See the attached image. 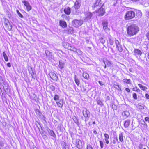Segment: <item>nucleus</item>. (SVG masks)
<instances>
[{"label": "nucleus", "mask_w": 149, "mask_h": 149, "mask_svg": "<svg viewBox=\"0 0 149 149\" xmlns=\"http://www.w3.org/2000/svg\"><path fill=\"white\" fill-rule=\"evenodd\" d=\"M126 31L128 36L136 35L139 30V27L135 24H131L126 27Z\"/></svg>", "instance_id": "1"}, {"label": "nucleus", "mask_w": 149, "mask_h": 149, "mask_svg": "<svg viewBox=\"0 0 149 149\" xmlns=\"http://www.w3.org/2000/svg\"><path fill=\"white\" fill-rule=\"evenodd\" d=\"M135 17V13L132 10L127 11L124 16V19L126 20H132Z\"/></svg>", "instance_id": "2"}, {"label": "nucleus", "mask_w": 149, "mask_h": 149, "mask_svg": "<svg viewBox=\"0 0 149 149\" xmlns=\"http://www.w3.org/2000/svg\"><path fill=\"white\" fill-rule=\"evenodd\" d=\"M104 141L101 140L99 141L100 144L101 149L103 148L104 147V141L107 145L109 143V136L108 134L105 133L104 134Z\"/></svg>", "instance_id": "3"}, {"label": "nucleus", "mask_w": 149, "mask_h": 149, "mask_svg": "<svg viewBox=\"0 0 149 149\" xmlns=\"http://www.w3.org/2000/svg\"><path fill=\"white\" fill-rule=\"evenodd\" d=\"M4 24L6 29L8 31H10L12 28V26L11 25L9 20L6 18H4Z\"/></svg>", "instance_id": "4"}, {"label": "nucleus", "mask_w": 149, "mask_h": 149, "mask_svg": "<svg viewBox=\"0 0 149 149\" xmlns=\"http://www.w3.org/2000/svg\"><path fill=\"white\" fill-rule=\"evenodd\" d=\"M103 5L95 12V13H98V16H103L105 13V10L103 7Z\"/></svg>", "instance_id": "5"}, {"label": "nucleus", "mask_w": 149, "mask_h": 149, "mask_svg": "<svg viewBox=\"0 0 149 149\" xmlns=\"http://www.w3.org/2000/svg\"><path fill=\"white\" fill-rule=\"evenodd\" d=\"M72 23L75 27H78L83 24V22L81 20L75 19L72 21Z\"/></svg>", "instance_id": "6"}, {"label": "nucleus", "mask_w": 149, "mask_h": 149, "mask_svg": "<svg viewBox=\"0 0 149 149\" xmlns=\"http://www.w3.org/2000/svg\"><path fill=\"white\" fill-rule=\"evenodd\" d=\"M22 2L26 7V10L27 11H29L32 9V6L28 1L23 0L22 1Z\"/></svg>", "instance_id": "7"}, {"label": "nucleus", "mask_w": 149, "mask_h": 149, "mask_svg": "<svg viewBox=\"0 0 149 149\" xmlns=\"http://www.w3.org/2000/svg\"><path fill=\"white\" fill-rule=\"evenodd\" d=\"M75 145L76 147L79 149H81L83 148V144L82 142L79 139L76 140Z\"/></svg>", "instance_id": "8"}, {"label": "nucleus", "mask_w": 149, "mask_h": 149, "mask_svg": "<svg viewBox=\"0 0 149 149\" xmlns=\"http://www.w3.org/2000/svg\"><path fill=\"white\" fill-rule=\"evenodd\" d=\"M115 43L116 47L118 50L119 52H122L123 50V47L122 45L120 43L118 40H115Z\"/></svg>", "instance_id": "9"}, {"label": "nucleus", "mask_w": 149, "mask_h": 149, "mask_svg": "<svg viewBox=\"0 0 149 149\" xmlns=\"http://www.w3.org/2000/svg\"><path fill=\"white\" fill-rule=\"evenodd\" d=\"M81 6V2L78 1H76L74 3V4L73 6L74 7L76 11H77L79 8Z\"/></svg>", "instance_id": "10"}, {"label": "nucleus", "mask_w": 149, "mask_h": 149, "mask_svg": "<svg viewBox=\"0 0 149 149\" xmlns=\"http://www.w3.org/2000/svg\"><path fill=\"white\" fill-rule=\"evenodd\" d=\"M59 25L63 29L66 28L67 26L66 22L64 20H61L59 21Z\"/></svg>", "instance_id": "11"}, {"label": "nucleus", "mask_w": 149, "mask_h": 149, "mask_svg": "<svg viewBox=\"0 0 149 149\" xmlns=\"http://www.w3.org/2000/svg\"><path fill=\"white\" fill-rule=\"evenodd\" d=\"M102 24L103 26V29L104 30L110 29L108 27V22L107 21H103Z\"/></svg>", "instance_id": "12"}, {"label": "nucleus", "mask_w": 149, "mask_h": 149, "mask_svg": "<svg viewBox=\"0 0 149 149\" xmlns=\"http://www.w3.org/2000/svg\"><path fill=\"white\" fill-rule=\"evenodd\" d=\"M142 15V14L141 11L140 10H137L135 13V17L137 19H139L141 17Z\"/></svg>", "instance_id": "13"}, {"label": "nucleus", "mask_w": 149, "mask_h": 149, "mask_svg": "<svg viewBox=\"0 0 149 149\" xmlns=\"http://www.w3.org/2000/svg\"><path fill=\"white\" fill-rule=\"evenodd\" d=\"M101 0H95L93 3V6L92 7L93 9H94L95 8L97 7L100 4H101Z\"/></svg>", "instance_id": "14"}, {"label": "nucleus", "mask_w": 149, "mask_h": 149, "mask_svg": "<svg viewBox=\"0 0 149 149\" xmlns=\"http://www.w3.org/2000/svg\"><path fill=\"white\" fill-rule=\"evenodd\" d=\"M56 103L57 106L59 107L62 108L63 105V99H60L58 101H57Z\"/></svg>", "instance_id": "15"}, {"label": "nucleus", "mask_w": 149, "mask_h": 149, "mask_svg": "<svg viewBox=\"0 0 149 149\" xmlns=\"http://www.w3.org/2000/svg\"><path fill=\"white\" fill-rule=\"evenodd\" d=\"M64 11L66 14L67 15H69L71 13V8L69 7H66L64 9Z\"/></svg>", "instance_id": "16"}, {"label": "nucleus", "mask_w": 149, "mask_h": 149, "mask_svg": "<svg viewBox=\"0 0 149 149\" xmlns=\"http://www.w3.org/2000/svg\"><path fill=\"white\" fill-rule=\"evenodd\" d=\"M134 52V55L136 56H141L142 54V52L139 49H135Z\"/></svg>", "instance_id": "17"}, {"label": "nucleus", "mask_w": 149, "mask_h": 149, "mask_svg": "<svg viewBox=\"0 0 149 149\" xmlns=\"http://www.w3.org/2000/svg\"><path fill=\"white\" fill-rule=\"evenodd\" d=\"M65 32L68 34H69L73 33V29L72 27H69V28H67V29L64 30Z\"/></svg>", "instance_id": "18"}, {"label": "nucleus", "mask_w": 149, "mask_h": 149, "mask_svg": "<svg viewBox=\"0 0 149 149\" xmlns=\"http://www.w3.org/2000/svg\"><path fill=\"white\" fill-rule=\"evenodd\" d=\"M51 78L53 80L56 79L57 78L56 74L53 72H51L50 74Z\"/></svg>", "instance_id": "19"}, {"label": "nucleus", "mask_w": 149, "mask_h": 149, "mask_svg": "<svg viewBox=\"0 0 149 149\" xmlns=\"http://www.w3.org/2000/svg\"><path fill=\"white\" fill-rule=\"evenodd\" d=\"M130 121L129 120H127L124 122V125L125 128L127 127L130 125Z\"/></svg>", "instance_id": "20"}, {"label": "nucleus", "mask_w": 149, "mask_h": 149, "mask_svg": "<svg viewBox=\"0 0 149 149\" xmlns=\"http://www.w3.org/2000/svg\"><path fill=\"white\" fill-rule=\"evenodd\" d=\"M138 85L139 88L142 90L144 91H146L147 89V87L143 86L142 84H138Z\"/></svg>", "instance_id": "21"}, {"label": "nucleus", "mask_w": 149, "mask_h": 149, "mask_svg": "<svg viewBox=\"0 0 149 149\" xmlns=\"http://www.w3.org/2000/svg\"><path fill=\"white\" fill-rule=\"evenodd\" d=\"M119 139L120 141L121 142H123L124 141L123 135V133L119 134Z\"/></svg>", "instance_id": "22"}, {"label": "nucleus", "mask_w": 149, "mask_h": 149, "mask_svg": "<svg viewBox=\"0 0 149 149\" xmlns=\"http://www.w3.org/2000/svg\"><path fill=\"white\" fill-rule=\"evenodd\" d=\"M82 76L84 78L86 79H88L89 78V75L86 72H84L83 73Z\"/></svg>", "instance_id": "23"}, {"label": "nucleus", "mask_w": 149, "mask_h": 149, "mask_svg": "<svg viewBox=\"0 0 149 149\" xmlns=\"http://www.w3.org/2000/svg\"><path fill=\"white\" fill-rule=\"evenodd\" d=\"M123 81L127 84H131V80L130 79H124L123 80Z\"/></svg>", "instance_id": "24"}, {"label": "nucleus", "mask_w": 149, "mask_h": 149, "mask_svg": "<svg viewBox=\"0 0 149 149\" xmlns=\"http://www.w3.org/2000/svg\"><path fill=\"white\" fill-rule=\"evenodd\" d=\"M3 55L5 60L6 61H8V57L6 55L5 52H3Z\"/></svg>", "instance_id": "25"}, {"label": "nucleus", "mask_w": 149, "mask_h": 149, "mask_svg": "<svg viewBox=\"0 0 149 149\" xmlns=\"http://www.w3.org/2000/svg\"><path fill=\"white\" fill-rule=\"evenodd\" d=\"M74 81L77 86H79L80 84V81L76 77V75H75Z\"/></svg>", "instance_id": "26"}, {"label": "nucleus", "mask_w": 149, "mask_h": 149, "mask_svg": "<svg viewBox=\"0 0 149 149\" xmlns=\"http://www.w3.org/2000/svg\"><path fill=\"white\" fill-rule=\"evenodd\" d=\"M49 134L52 136L53 137H54L56 138V135L55 134L54 132L53 131L50 130V131L49 132Z\"/></svg>", "instance_id": "27"}, {"label": "nucleus", "mask_w": 149, "mask_h": 149, "mask_svg": "<svg viewBox=\"0 0 149 149\" xmlns=\"http://www.w3.org/2000/svg\"><path fill=\"white\" fill-rule=\"evenodd\" d=\"M70 44L68 42H64L63 43V47L66 49H68L67 48H68Z\"/></svg>", "instance_id": "28"}, {"label": "nucleus", "mask_w": 149, "mask_h": 149, "mask_svg": "<svg viewBox=\"0 0 149 149\" xmlns=\"http://www.w3.org/2000/svg\"><path fill=\"white\" fill-rule=\"evenodd\" d=\"M60 99V96L57 95V94H55L54 95V100L55 101H57L58 100H59Z\"/></svg>", "instance_id": "29"}, {"label": "nucleus", "mask_w": 149, "mask_h": 149, "mask_svg": "<svg viewBox=\"0 0 149 149\" xmlns=\"http://www.w3.org/2000/svg\"><path fill=\"white\" fill-rule=\"evenodd\" d=\"M67 48L68 49V50L73 51H74L76 49V48L72 46L70 44L69 46V47L68 48Z\"/></svg>", "instance_id": "30"}, {"label": "nucleus", "mask_w": 149, "mask_h": 149, "mask_svg": "<svg viewBox=\"0 0 149 149\" xmlns=\"http://www.w3.org/2000/svg\"><path fill=\"white\" fill-rule=\"evenodd\" d=\"M104 63L105 64H106L108 66H110L112 64L111 62L108 60H107L106 61H104Z\"/></svg>", "instance_id": "31"}, {"label": "nucleus", "mask_w": 149, "mask_h": 149, "mask_svg": "<svg viewBox=\"0 0 149 149\" xmlns=\"http://www.w3.org/2000/svg\"><path fill=\"white\" fill-rule=\"evenodd\" d=\"M99 40H100L102 44H104L105 42V40L104 39L103 37H100L99 39Z\"/></svg>", "instance_id": "32"}, {"label": "nucleus", "mask_w": 149, "mask_h": 149, "mask_svg": "<svg viewBox=\"0 0 149 149\" xmlns=\"http://www.w3.org/2000/svg\"><path fill=\"white\" fill-rule=\"evenodd\" d=\"M73 120L74 122L76 124H78L79 123L78 120L77 118L75 116H74L73 118Z\"/></svg>", "instance_id": "33"}, {"label": "nucleus", "mask_w": 149, "mask_h": 149, "mask_svg": "<svg viewBox=\"0 0 149 149\" xmlns=\"http://www.w3.org/2000/svg\"><path fill=\"white\" fill-rule=\"evenodd\" d=\"M123 116H125L126 117H128L129 115V113L127 111H125L123 112Z\"/></svg>", "instance_id": "34"}, {"label": "nucleus", "mask_w": 149, "mask_h": 149, "mask_svg": "<svg viewBox=\"0 0 149 149\" xmlns=\"http://www.w3.org/2000/svg\"><path fill=\"white\" fill-rule=\"evenodd\" d=\"M16 12L18 14V16L21 18H23V16L19 12V11L17 10H16Z\"/></svg>", "instance_id": "35"}, {"label": "nucleus", "mask_w": 149, "mask_h": 149, "mask_svg": "<svg viewBox=\"0 0 149 149\" xmlns=\"http://www.w3.org/2000/svg\"><path fill=\"white\" fill-rule=\"evenodd\" d=\"M86 148L87 149H94L92 145L90 144L87 145Z\"/></svg>", "instance_id": "36"}, {"label": "nucleus", "mask_w": 149, "mask_h": 149, "mask_svg": "<svg viewBox=\"0 0 149 149\" xmlns=\"http://www.w3.org/2000/svg\"><path fill=\"white\" fill-rule=\"evenodd\" d=\"M118 141V139L117 137L114 138L112 140V143L113 144L116 143V142Z\"/></svg>", "instance_id": "37"}, {"label": "nucleus", "mask_w": 149, "mask_h": 149, "mask_svg": "<svg viewBox=\"0 0 149 149\" xmlns=\"http://www.w3.org/2000/svg\"><path fill=\"white\" fill-rule=\"evenodd\" d=\"M132 97L135 100H137V95L136 93H134L132 94Z\"/></svg>", "instance_id": "38"}, {"label": "nucleus", "mask_w": 149, "mask_h": 149, "mask_svg": "<svg viewBox=\"0 0 149 149\" xmlns=\"http://www.w3.org/2000/svg\"><path fill=\"white\" fill-rule=\"evenodd\" d=\"M109 44L111 45H113V44L114 42L113 40L110 38L109 39Z\"/></svg>", "instance_id": "39"}, {"label": "nucleus", "mask_w": 149, "mask_h": 149, "mask_svg": "<svg viewBox=\"0 0 149 149\" xmlns=\"http://www.w3.org/2000/svg\"><path fill=\"white\" fill-rule=\"evenodd\" d=\"M132 90L134 91L139 92L140 91V89L139 88H137V87H136L135 88H132Z\"/></svg>", "instance_id": "40"}, {"label": "nucleus", "mask_w": 149, "mask_h": 149, "mask_svg": "<svg viewBox=\"0 0 149 149\" xmlns=\"http://www.w3.org/2000/svg\"><path fill=\"white\" fill-rule=\"evenodd\" d=\"M97 104L100 105H102L103 104L102 103V102L101 100H97Z\"/></svg>", "instance_id": "41"}, {"label": "nucleus", "mask_w": 149, "mask_h": 149, "mask_svg": "<svg viewBox=\"0 0 149 149\" xmlns=\"http://www.w3.org/2000/svg\"><path fill=\"white\" fill-rule=\"evenodd\" d=\"M59 68L61 69H62V68H64L63 64L62 63H60L59 65Z\"/></svg>", "instance_id": "42"}, {"label": "nucleus", "mask_w": 149, "mask_h": 149, "mask_svg": "<svg viewBox=\"0 0 149 149\" xmlns=\"http://www.w3.org/2000/svg\"><path fill=\"white\" fill-rule=\"evenodd\" d=\"M50 88L51 89L52 91H54L55 90V87L53 86L52 85L50 87Z\"/></svg>", "instance_id": "43"}, {"label": "nucleus", "mask_w": 149, "mask_h": 149, "mask_svg": "<svg viewBox=\"0 0 149 149\" xmlns=\"http://www.w3.org/2000/svg\"><path fill=\"white\" fill-rule=\"evenodd\" d=\"M143 145L142 144H140L139 145L138 147L139 149H142Z\"/></svg>", "instance_id": "44"}, {"label": "nucleus", "mask_w": 149, "mask_h": 149, "mask_svg": "<svg viewBox=\"0 0 149 149\" xmlns=\"http://www.w3.org/2000/svg\"><path fill=\"white\" fill-rule=\"evenodd\" d=\"M145 121L146 122H148L149 123V117H145Z\"/></svg>", "instance_id": "45"}, {"label": "nucleus", "mask_w": 149, "mask_h": 149, "mask_svg": "<svg viewBox=\"0 0 149 149\" xmlns=\"http://www.w3.org/2000/svg\"><path fill=\"white\" fill-rule=\"evenodd\" d=\"M146 36L147 39L149 40V31L147 33L146 35Z\"/></svg>", "instance_id": "46"}, {"label": "nucleus", "mask_w": 149, "mask_h": 149, "mask_svg": "<svg viewBox=\"0 0 149 149\" xmlns=\"http://www.w3.org/2000/svg\"><path fill=\"white\" fill-rule=\"evenodd\" d=\"M35 111L36 113H39L40 111L38 109H35Z\"/></svg>", "instance_id": "47"}, {"label": "nucleus", "mask_w": 149, "mask_h": 149, "mask_svg": "<svg viewBox=\"0 0 149 149\" xmlns=\"http://www.w3.org/2000/svg\"><path fill=\"white\" fill-rule=\"evenodd\" d=\"M145 96L146 98L147 99H149V95L147 93H146Z\"/></svg>", "instance_id": "48"}, {"label": "nucleus", "mask_w": 149, "mask_h": 149, "mask_svg": "<svg viewBox=\"0 0 149 149\" xmlns=\"http://www.w3.org/2000/svg\"><path fill=\"white\" fill-rule=\"evenodd\" d=\"M125 90L128 92H130V89L128 88H125Z\"/></svg>", "instance_id": "49"}, {"label": "nucleus", "mask_w": 149, "mask_h": 149, "mask_svg": "<svg viewBox=\"0 0 149 149\" xmlns=\"http://www.w3.org/2000/svg\"><path fill=\"white\" fill-rule=\"evenodd\" d=\"M6 65L7 66L9 67H10L11 66V64L10 63H7Z\"/></svg>", "instance_id": "50"}, {"label": "nucleus", "mask_w": 149, "mask_h": 149, "mask_svg": "<svg viewBox=\"0 0 149 149\" xmlns=\"http://www.w3.org/2000/svg\"><path fill=\"white\" fill-rule=\"evenodd\" d=\"M98 82L100 84L101 86H102L103 85V84H102V82L100 81H99Z\"/></svg>", "instance_id": "51"}, {"label": "nucleus", "mask_w": 149, "mask_h": 149, "mask_svg": "<svg viewBox=\"0 0 149 149\" xmlns=\"http://www.w3.org/2000/svg\"><path fill=\"white\" fill-rule=\"evenodd\" d=\"M84 116L85 117H88V114L87 113H86L85 114H83Z\"/></svg>", "instance_id": "52"}, {"label": "nucleus", "mask_w": 149, "mask_h": 149, "mask_svg": "<svg viewBox=\"0 0 149 149\" xmlns=\"http://www.w3.org/2000/svg\"><path fill=\"white\" fill-rule=\"evenodd\" d=\"M93 133L95 134H96L97 133V132L96 130H94L93 131Z\"/></svg>", "instance_id": "53"}, {"label": "nucleus", "mask_w": 149, "mask_h": 149, "mask_svg": "<svg viewBox=\"0 0 149 149\" xmlns=\"http://www.w3.org/2000/svg\"><path fill=\"white\" fill-rule=\"evenodd\" d=\"M63 149H69V148L68 146H65Z\"/></svg>", "instance_id": "54"}, {"label": "nucleus", "mask_w": 149, "mask_h": 149, "mask_svg": "<svg viewBox=\"0 0 149 149\" xmlns=\"http://www.w3.org/2000/svg\"><path fill=\"white\" fill-rule=\"evenodd\" d=\"M147 57H148V59H149V52H148V54L147 55Z\"/></svg>", "instance_id": "55"}, {"label": "nucleus", "mask_w": 149, "mask_h": 149, "mask_svg": "<svg viewBox=\"0 0 149 149\" xmlns=\"http://www.w3.org/2000/svg\"><path fill=\"white\" fill-rule=\"evenodd\" d=\"M93 124H95V121H94V122H93Z\"/></svg>", "instance_id": "56"}, {"label": "nucleus", "mask_w": 149, "mask_h": 149, "mask_svg": "<svg viewBox=\"0 0 149 149\" xmlns=\"http://www.w3.org/2000/svg\"><path fill=\"white\" fill-rule=\"evenodd\" d=\"M104 68H106V64H105V66H104Z\"/></svg>", "instance_id": "57"}, {"label": "nucleus", "mask_w": 149, "mask_h": 149, "mask_svg": "<svg viewBox=\"0 0 149 149\" xmlns=\"http://www.w3.org/2000/svg\"><path fill=\"white\" fill-rule=\"evenodd\" d=\"M143 122L144 123V124H146V123H145V122L144 121H143Z\"/></svg>", "instance_id": "58"}, {"label": "nucleus", "mask_w": 149, "mask_h": 149, "mask_svg": "<svg viewBox=\"0 0 149 149\" xmlns=\"http://www.w3.org/2000/svg\"><path fill=\"white\" fill-rule=\"evenodd\" d=\"M143 149H146V148H144Z\"/></svg>", "instance_id": "59"}]
</instances>
